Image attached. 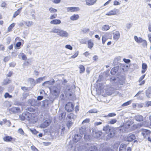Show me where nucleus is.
Wrapping results in <instances>:
<instances>
[{
    "mask_svg": "<svg viewBox=\"0 0 151 151\" xmlns=\"http://www.w3.org/2000/svg\"><path fill=\"white\" fill-rule=\"evenodd\" d=\"M102 132L93 129V130L92 135L94 137H99L102 134Z\"/></svg>",
    "mask_w": 151,
    "mask_h": 151,
    "instance_id": "obj_10",
    "label": "nucleus"
},
{
    "mask_svg": "<svg viewBox=\"0 0 151 151\" xmlns=\"http://www.w3.org/2000/svg\"><path fill=\"white\" fill-rule=\"evenodd\" d=\"M52 94L55 96L58 97L60 93V88L59 86H53L50 88Z\"/></svg>",
    "mask_w": 151,
    "mask_h": 151,
    "instance_id": "obj_2",
    "label": "nucleus"
},
{
    "mask_svg": "<svg viewBox=\"0 0 151 151\" xmlns=\"http://www.w3.org/2000/svg\"><path fill=\"white\" fill-rule=\"evenodd\" d=\"M151 106V101H147L146 102L145 107H149Z\"/></svg>",
    "mask_w": 151,
    "mask_h": 151,
    "instance_id": "obj_51",
    "label": "nucleus"
},
{
    "mask_svg": "<svg viewBox=\"0 0 151 151\" xmlns=\"http://www.w3.org/2000/svg\"><path fill=\"white\" fill-rule=\"evenodd\" d=\"M3 122L4 123L7 125L8 126H10L11 124V123L8 120L6 119H3Z\"/></svg>",
    "mask_w": 151,
    "mask_h": 151,
    "instance_id": "obj_36",
    "label": "nucleus"
},
{
    "mask_svg": "<svg viewBox=\"0 0 151 151\" xmlns=\"http://www.w3.org/2000/svg\"><path fill=\"white\" fill-rule=\"evenodd\" d=\"M134 39L135 41L138 43H142L143 39L140 37H138L137 36H135L134 37Z\"/></svg>",
    "mask_w": 151,
    "mask_h": 151,
    "instance_id": "obj_30",
    "label": "nucleus"
},
{
    "mask_svg": "<svg viewBox=\"0 0 151 151\" xmlns=\"http://www.w3.org/2000/svg\"><path fill=\"white\" fill-rule=\"evenodd\" d=\"M147 65L145 63H143L142 65V68L143 70H142L141 72L142 73H144L147 68Z\"/></svg>",
    "mask_w": 151,
    "mask_h": 151,
    "instance_id": "obj_25",
    "label": "nucleus"
},
{
    "mask_svg": "<svg viewBox=\"0 0 151 151\" xmlns=\"http://www.w3.org/2000/svg\"><path fill=\"white\" fill-rule=\"evenodd\" d=\"M146 95L147 97L150 98L151 97V88H149L146 91Z\"/></svg>",
    "mask_w": 151,
    "mask_h": 151,
    "instance_id": "obj_27",
    "label": "nucleus"
},
{
    "mask_svg": "<svg viewBox=\"0 0 151 151\" xmlns=\"http://www.w3.org/2000/svg\"><path fill=\"white\" fill-rule=\"evenodd\" d=\"M116 115V114L115 113H112L109 114L107 116H105L112 117Z\"/></svg>",
    "mask_w": 151,
    "mask_h": 151,
    "instance_id": "obj_52",
    "label": "nucleus"
},
{
    "mask_svg": "<svg viewBox=\"0 0 151 151\" xmlns=\"http://www.w3.org/2000/svg\"><path fill=\"white\" fill-rule=\"evenodd\" d=\"M119 10L118 9H114L106 14V15L111 16L117 15Z\"/></svg>",
    "mask_w": 151,
    "mask_h": 151,
    "instance_id": "obj_8",
    "label": "nucleus"
},
{
    "mask_svg": "<svg viewBox=\"0 0 151 151\" xmlns=\"http://www.w3.org/2000/svg\"><path fill=\"white\" fill-rule=\"evenodd\" d=\"M142 43V45L143 47H145L147 46V42L145 40H143Z\"/></svg>",
    "mask_w": 151,
    "mask_h": 151,
    "instance_id": "obj_56",
    "label": "nucleus"
},
{
    "mask_svg": "<svg viewBox=\"0 0 151 151\" xmlns=\"http://www.w3.org/2000/svg\"><path fill=\"white\" fill-rule=\"evenodd\" d=\"M116 129L114 128H111L109 132L106 136L107 139H109L111 138L114 137L116 133Z\"/></svg>",
    "mask_w": 151,
    "mask_h": 151,
    "instance_id": "obj_3",
    "label": "nucleus"
},
{
    "mask_svg": "<svg viewBox=\"0 0 151 151\" xmlns=\"http://www.w3.org/2000/svg\"><path fill=\"white\" fill-rule=\"evenodd\" d=\"M31 148L32 151H39L34 146H31Z\"/></svg>",
    "mask_w": 151,
    "mask_h": 151,
    "instance_id": "obj_53",
    "label": "nucleus"
},
{
    "mask_svg": "<svg viewBox=\"0 0 151 151\" xmlns=\"http://www.w3.org/2000/svg\"><path fill=\"white\" fill-rule=\"evenodd\" d=\"M150 134V131L148 130L144 129L141 133V134L145 138L149 137Z\"/></svg>",
    "mask_w": 151,
    "mask_h": 151,
    "instance_id": "obj_15",
    "label": "nucleus"
},
{
    "mask_svg": "<svg viewBox=\"0 0 151 151\" xmlns=\"http://www.w3.org/2000/svg\"><path fill=\"white\" fill-rule=\"evenodd\" d=\"M50 32L56 33L57 35L62 37H68L69 34L66 31L55 28H53Z\"/></svg>",
    "mask_w": 151,
    "mask_h": 151,
    "instance_id": "obj_1",
    "label": "nucleus"
},
{
    "mask_svg": "<svg viewBox=\"0 0 151 151\" xmlns=\"http://www.w3.org/2000/svg\"><path fill=\"white\" fill-rule=\"evenodd\" d=\"M132 101V100H130L128 101H127L124 103H123L122 105V106H127L129 105L131 103Z\"/></svg>",
    "mask_w": 151,
    "mask_h": 151,
    "instance_id": "obj_42",
    "label": "nucleus"
},
{
    "mask_svg": "<svg viewBox=\"0 0 151 151\" xmlns=\"http://www.w3.org/2000/svg\"><path fill=\"white\" fill-rule=\"evenodd\" d=\"M61 23V21L60 19H55L51 21L50 22V23L53 24H59Z\"/></svg>",
    "mask_w": 151,
    "mask_h": 151,
    "instance_id": "obj_19",
    "label": "nucleus"
},
{
    "mask_svg": "<svg viewBox=\"0 0 151 151\" xmlns=\"http://www.w3.org/2000/svg\"><path fill=\"white\" fill-rule=\"evenodd\" d=\"M117 71V69L116 68H114L112 69L111 70V73L113 75H115Z\"/></svg>",
    "mask_w": 151,
    "mask_h": 151,
    "instance_id": "obj_38",
    "label": "nucleus"
},
{
    "mask_svg": "<svg viewBox=\"0 0 151 151\" xmlns=\"http://www.w3.org/2000/svg\"><path fill=\"white\" fill-rule=\"evenodd\" d=\"M52 1L55 4H58L61 1V0H52Z\"/></svg>",
    "mask_w": 151,
    "mask_h": 151,
    "instance_id": "obj_60",
    "label": "nucleus"
},
{
    "mask_svg": "<svg viewBox=\"0 0 151 151\" xmlns=\"http://www.w3.org/2000/svg\"><path fill=\"white\" fill-rule=\"evenodd\" d=\"M113 128V127H110L109 125H107L105 127H103V130L106 133H107L109 132L110 129L111 128Z\"/></svg>",
    "mask_w": 151,
    "mask_h": 151,
    "instance_id": "obj_17",
    "label": "nucleus"
},
{
    "mask_svg": "<svg viewBox=\"0 0 151 151\" xmlns=\"http://www.w3.org/2000/svg\"><path fill=\"white\" fill-rule=\"evenodd\" d=\"M43 98V96H38L37 98V100L40 101Z\"/></svg>",
    "mask_w": 151,
    "mask_h": 151,
    "instance_id": "obj_64",
    "label": "nucleus"
},
{
    "mask_svg": "<svg viewBox=\"0 0 151 151\" xmlns=\"http://www.w3.org/2000/svg\"><path fill=\"white\" fill-rule=\"evenodd\" d=\"M134 119L137 121L141 122L143 120V117L142 116L139 115H136L134 116Z\"/></svg>",
    "mask_w": 151,
    "mask_h": 151,
    "instance_id": "obj_18",
    "label": "nucleus"
},
{
    "mask_svg": "<svg viewBox=\"0 0 151 151\" xmlns=\"http://www.w3.org/2000/svg\"><path fill=\"white\" fill-rule=\"evenodd\" d=\"M110 28V27L109 25H105L102 27L101 29L103 31H106L108 30Z\"/></svg>",
    "mask_w": 151,
    "mask_h": 151,
    "instance_id": "obj_31",
    "label": "nucleus"
},
{
    "mask_svg": "<svg viewBox=\"0 0 151 151\" xmlns=\"http://www.w3.org/2000/svg\"><path fill=\"white\" fill-rule=\"evenodd\" d=\"M79 131L81 135L84 134V138L85 139L88 140V139H89V135L87 134L86 128L85 127H81L80 128Z\"/></svg>",
    "mask_w": 151,
    "mask_h": 151,
    "instance_id": "obj_5",
    "label": "nucleus"
},
{
    "mask_svg": "<svg viewBox=\"0 0 151 151\" xmlns=\"http://www.w3.org/2000/svg\"><path fill=\"white\" fill-rule=\"evenodd\" d=\"M89 120L88 119H86L83 120L82 122V124H84L85 123H87L89 122Z\"/></svg>",
    "mask_w": 151,
    "mask_h": 151,
    "instance_id": "obj_58",
    "label": "nucleus"
},
{
    "mask_svg": "<svg viewBox=\"0 0 151 151\" xmlns=\"http://www.w3.org/2000/svg\"><path fill=\"white\" fill-rule=\"evenodd\" d=\"M79 68L80 69V73H83L84 72L85 68L83 65H80Z\"/></svg>",
    "mask_w": 151,
    "mask_h": 151,
    "instance_id": "obj_33",
    "label": "nucleus"
},
{
    "mask_svg": "<svg viewBox=\"0 0 151 151\" xmlns=\"http://www.w3.org/2000/svg\"><path fill=\"white\" fill-rule=\"evenodd\" d=\"M11 82V81L9 79H6L4 80L3 83L4 85H6L9 83Z\"/></svg>",
    "mask_w": 151,
    "mask_h": 151,
    "instance_id": "obj_47",
    "label": "nucleus"
},
{
    "mask_svg": "<svg viewBox=\"0 0 151 151\" xmlns=\"http://www.w3.org/2000/svg\"><path fill=\"white\" fill-rule=\"evenodd\" d=\"M108 35L105 34L103 35L102 37V41L103 44H104L106 41L108 39Z\"/></svg>",
    "mask_w": 151,
    "mask_h": 151,
    "instance_id": "obj_29",
    "label": "nucleus"
},
{
    "mask_svg": "<svg viewBox=\"0 0 151 151\" xmlns=\"http://www.w3.org/2000/svg\"><path fill=\"white\" fill-rule=\"evenodd\" d=\"M79 52L78 51H76L75 54L71 56V58H74L76 57L78 55Z\"/></svg>",
    "mask_w": 151,
    "mask_h": 151,
    "instance_id": "obj_48",
    "label": "nucleus"
},
{
    "mask_svg": "<svg viewBox=\"0 0 151 151\" xmlns=\"http://www.w3.org/2000/svg\"><path fill=\"white\" fill-rule=\"evenodd\" d=\"M18 132L22 135H23L24 132L23 130L21 128H19L18 130Z\"/></svg>",
    "mask_w": 151,
    "mask_h": 151,
    "instance_id": "obj_55",
    "label": "nucleus"
},
{
    "mask_svg": "<svg viewBox=\"0 0 151 151\" xmlns=\"http://www.w3.org/2000/svg\"><path fill=\"white\" fill-rule=\"evenodd\" d=\"M22 56V58L23 60H25L26 59V55L23 53H21Z\"/></svg>",
    "mask_w": 151,
    "mask_h": 151,
    "instance_id": "obj_59",
    "label": "nucleus"
},
{
    "mask_svg": "<svg viewBox=\"0 0 151 151\" xmlns=\"http://www.w3.org/2000/svg\"><path fill=\"white\" fill-rule=\"evenodd\" d=\"M10 112L11 114H16L21 112L20 108L18 107H13L9 109Z\"/></svg>",
    "mask_w": 151,
    "mask_h": 151,
    "instance_id": "obj_6",
    "label": "nucleus"
},
{
    "mask_svg": "<svg viewBox=\"0 0 151 151\" xmlns=\"http://www.w3.org/2000/svg\"><path fill=\"white\" fill-rule=\"evenodd\" d=\"M24 23L27 26L30 27L33 25V23L32 21H27L24 22Z\"/></svg>",
    "mask_w": 151,
    "mask_h": 151,
    "instance_id": "obj_32",
    "label": "nucleus"
},
{
    "mask_svg": "<svg viewBox=\"0 0 151 151\" xmlns=\"http://www.w3.org/2000/svg\"><path fill=\"white\" fill-rule=\"evenodd\" d=\"M22 9V7H21L17 11L14 13L13 17L15 18L16 16H18L20 13Z\"/></svg>",
    "mask_w": 151,
    "mask_h": 151,
    "instance_id": "obj_26",
    "label": "nucleus"
},
{
    "mask_svg": "<svg viewBox=\"0 0 151 151\" xmlns=\"http://www.w3.org/2000/svg\"><path fill=\"white\" fill-rule=\"evenodd\" d=\"M87 149L84 146H82L79 147V151H87Z\"/></svg>",
    "mask_w": 151,
    "mask_h": 151,
    "instance_id": "obj_37",
    "label": "nucleus"
},
{
    "mask_svg": "<svg viewBox=\"0 0 151 151\" xmlns=\"http://www.w3.org/2000/svg\"><path fill=\"white\" fill-rule=\"evenodd\" d=\"M49 11L51 13L56 12H57V9L52 8H50L49 9Z\"/></svg>",
    "mask_w": 151,
    "mask_h": 151,
    "instance_id": "obj_50",
    "label": "nucleus"
},
{
    "mask_svg": "<svg viewBox=\"0 0 151 151\" xmlns=\"http://www.w3.org/2000/svg\"><path fill=\"white\" fill-rule=\"evenodd\" d=\"M45 77H41L38 78L36 80V83H40L45 78Z\"/></svg>",
    "mask_w": 151,
    "mask_h": 151,
    "instance_id": "obj_40",
    "label": "nucleus"
},
{
    "mask_svg": "<svg viewBox=\"0 0 151 151\" xmlns=\"http://www.w3.org/2000/svg\"><path fill=\"white\" fill-rule=\"evenodd\" d=\"M113 38L115 41H117L120 38V35L118 31H116L113 33Z\"/></svg>",
    "mask_w": 151,
    "mask_h": 151,
    "instance_id": "obj_13",
    "label": "nucleus"
},
{
    "mask_svg": "<svg viewBox=\"0 0 151 151\" xmlns=\"http://www.w3.org/2000/svg\"><path fill=\"white\" fill-rule=\"evenodd\" d=\"M86 4L88 5H92L94 4L96 1V0H86Z\"/></svg>",
    "mask_w": 151,
    "mask_h": 151,
    "instance_id": "obj_20",
    "label": "nucleus"
},
{
    "mask_svg": "<svg viewBox=\"0 0 151 151\" xmlns=\"http://www.w3.org/2000/svg\"><path fill=\"white\" fill-rule=\"evenodd\" d=\"M82 136L78 134H76L74 137V140L75 142H77L81 138Z\"/></svg>",
    "mask_w": 151,
    "mask_h": 151,
    "instance_id": "obj_22",
    "label": "nucleus"
},
{
    "mask_svg": "<svg viewBox=\"0 0 151 151\" xmlns=\"http://www.w3.org/2000/svg\"><path fill=\"white\" fill-rule=\"evenodd\" d=\"M51 121L50 119H47L45 121L40 125L41 128H45L48 127L50 124Z\"/></svg>",
    "mask_w": 151,
    "mask_h": 151,
    "instance_id": "obj_12",
    "label": "nucleus"
},
{
    "mask_svg": "<svg viewBox=\"0 0 151 151\" xmlns=\"http://www.w3.org/2000/svg\"><path fill=\"white\" fill-rule=\"evenodd\" d=\"M93 43L91 40L88 41V47L89 48L91 49L93 47Z\"/></svg>",
    "mask_w": 151,
    "mask_h": 151,
    "instance_id": "obj_41",
    "label": "nucleus"
},
{
    "mask_svg": "<svg viewBox=\"0 0 151 151\" xmlns=\"http://www.w3.org/2000/svg\"><path fill=\"white\" fill-rule=\"evenodd\" d=\"M65 47L66 48L69 49L70 50H72L73 49L72 47L69 45H66L65 46Z\"/></svg>",
    "mask_w": 151,
    "mask_h": 151,
    "instance_id": "obj_57",
    "label": "nucleus"
},
{
    "mask_svg": "<svg viewBox=\"0 0 151 151\" xmlns=\"http://www.w3.org/2000/svg\"><path fill=\"white\" fill-rule=\"evenodd\" d=\"M136 137L134 134H130L127 137V140L129 142H131L135 139Z\"/></svg>",
    "mask_w": 151,
    "mask_h": 151,
    "instance_id": "obj_16",
    "label": "nucleus"
},
{
    "mask_svg": "<svg viewBox=\"0 0 151 151\" xmlns=\"http://www.w3.org/2000/svg\"><path fill=\"white\" fill-rule=\"evenodd\" d=\"M3 139L4 141L9 142H10L12 140L13 138L12 137L7 136L4 137Z\"/></svg>",
    "mask_w": 151,
    "mask_h": 151,
    "instance_id": "obj_21",
    "label": "nucleus"
},
{
    "mask_svg": "<svg viewBox=\"0 0 151 151\" xmlns=\"http://www.w3.org/2000/svg\"><path fill=\"white\" fill-rule=\"evenodd\" d=\"M29 81L31 82V83H32V84H34V85H35L36 83L34 79L32 78H29Z\"/></svg>",
    "mask_w": 151,
    "mask_h": 151,
    "instance_id": "obj_49",
    "label": "nucleus"
},
{
    "mask_svg": "<svg viewBox=\"0 0 151 151\" xmlns=\"http://www.w3.org/2000/svg\"><path fill=\"white\" fill-rule=\"evenodd\" d=\"M118 78H110L111 81L112 83H116L118 80Z\"/></svg>",
    "mask_w": 151,
    "mask_h": 151,
    "instance_id": "obj_39",
    "label": "nucleus"
},
{
    "mask_svg": "<svg viewBox=\"0 0 151 151\" xmlns=\"http://www.w3.org/2000/svg\"><path fill=\"white\" fill-rule=\"evenodd\" d=\"M67 118L73 120L76 118V116L73 113H70L68 115Z\"/></svg>",
    "mask_w": 151,
    "mask_h": 151,
    "instance_id": "obj_24",
    "label": "nucleus"
},
{
    "mask_svg": "<svg viewBox=\"0 0 151 151\" xmlns=\"http://www.w3.org/2000/svg\"><path fill=\"white\" fill-rule=\"evenodd\" d=\"M127 145L125 144H121L119 147V150L120 151H131V148L128 147L127 148Z\"/></svg>",
    "mask_w": 151,
    "mask_h": 151,
    "instance_id": "obj_7",
    "label": "nucleus"
},
{
    "mask_svg": "<svg viewBox=\"0 0 151 151\" xmlns=\"http://www.w3.org/2000/svg\"><path fill=\"white\" fill-rule=\"evenodd\" d=\"M73 124V122L69 121L66 124V126L68 129H69L72 126Z\"/></svg>",
    "mask_w": 151,
    "mask_h": 151,
    "instance_id": "obj_35",
    "label": "nucleus"
},
{
    "mask_svg": "<svg viewBox=\"0 0 151 151\" xmlns=\"http://www.w3.org/2000/svg\"><path fill=\"white\" fill-rule=\"evenodd\" d=\"M80 41V43L81 44H85L86 43V40L84 39H81Z\"/></svg>",
    "mask_w": 151,
    "mask_h": 151,
    "instance_id": "obj_54",
    "label": "nucleus"
},
{
    "mask_svg": "<svg viewBox=\"0 0 151 151\" xmlns=\"http://www.w3.org/2000/svg\"><path fill=\"white\" fill-rule=\"evenodd\" d=\"M15 24L14 23L12 24L8 27L7 31L8 32H10L12 31V29L14 27Z\"/></svg>",
    "mask_w": 151,
    "mask_h": 151,
    "instance_id": "obj_34",
    "label": "nucleus"
},
{
    "mask_svg": "<svg viewBox=\"0 0 151 151\" xmlns=\"http://www.w3.org/2000/svg\"><path fill=\"white\" fill-rule=\"evenodd\" d=\"M102 124V122H96L94 124V126H96Z\"/></svg>",
    "mask_w": 151,
    "mask_h": 151,
    "instance_id": "obj_61",
    "label": "nucleus"
},
{
    "mask_svg": "<svg viewBox=\"0 0 151 151\" xmlns=\"http://www.w3.org/2000/svg\"><path fill=\"white\" fill-rule=\"evenodd\" d=\"M67 11L68 12H77L80 10V9L78 7H71L67 8Z\"/></svg>",
    "mask_w": 151,
    "mask_h": 151,
    "instance_id": "obj_11",
    "label": "nucleus"
},
{
    "mask_svg": "<svg viewBox=\"0 0 151 151\" xmlns=\"http://www.w3.org/2000/svg\"><path fill=\"white\" fill-rule=\"evenodd\" d=\"M29 101L31 105L33 106H37L39 104V102L34 99H29Z\"/></svg>",
    "mask_w": 151,
    "mask_h": 151,
    "instance_id": "obj_14",
    "label": "nucleus"
},
{
    "mask_svg": "<svg viewBox=\"0 0 151 151\" xmlns=\"http://www.w3.org/2000/svg\"><path fill=\"white\" fill-rule=\"evenodd\" d=\"M79 16L78 14H73L70 17V19L72 21L77 20L79 18Z\"/></svg>",
    "mask_w": 151,
    "mask_h": 151,
    "instance_id": "obj_23",
    "label": "nucleus"
},
{
    "mask_svg": "<svg viewBox=\"0 0 151 151\" xmlns=\"http://www.w3.org/2000/svg\"><path fill=\"white\" fill-rule=\"evenodd\" d=\"M89 31V29H84L82 30V32L84 33H86L88 32Z\"/></svg>",
    "mask_w": 151,
    "mask_h": 151,
    "instance_id": "obj_63",
    "label": "nucleus"
},
{
    "mask_svg": "<svg viewBox=\"0 0 151 151\" xmlns=\"http://www.w3.org/2000/svg\"><path fill=\"white\" fill-rule=\"evenodd\" d=\"M74 104L71 102H68L65 106V110L68 112H71L73 110Z\"/></svg>",
    "mask_w": 151,
    "mask_h": 151,
    "instance_id": "obj_4",
    "label": "nucleus"
},
{
    "mask_svg": "<svg viewBox=\"0 0 151 151\" xmlns=\"http://www.w3.org/2000/svg\"><path fill=\"white\" fill-rule=\"evenodd\" d=\"M88 112L91 113H97L98 111L96 109H93L89 110Z\"/></svg>",
    "mask_w": 151,
    "mask_h": 151,
    "instance_id": "obj_43",
    "label": "nucleus"
},
{
    "mask_svg": "<svg viewBox=\"0 0 151 151\" xmlns=\"http://www.w3.org/2000/svg\"><path fill=\"white\" fill-rule=\"evenodd\" d=\"M4 96L5 98H10L12 97V96L9 95V93H6L4 94Z\"/></svg>",
    "mask_w": 151,
    "mask_h": 151,
    "instance_id": "obj_46",
    "label": "nucleus"
},
{
    "mask_svg": "<svg viewBox=\"0 0 151 151\" xmlns=\"http://www.w3.org/2000/svg\"><path fill=\"white\" fill-rule=\"evenodd\" d=\"M66 116L65 112H63L60 114L59 116V119L61 120H63L64 119Z\"/></svg>",
    "mask_w": 151,
    "mask_h": 151,
    "instance_id": "obj_28",
    "label": "nucleus"
},
{
    "mask_svg": "<svg viewBox=\"0 0 151 151\" xmlns=\"http://www.w3.org/2000/svg\"><path fill=\"white\" fill-rule=\"evenodd\" d=\"M117 122V120L115 119H111L110 121L109 122V124H114L116 123Z\"/></svg>",
    "mask_w": 151,
    "mask_h": 151,
    "instance_id": "obj_44",
    "label": "nucleus"
},
{
    "mask_svg": "<svg viewBox=\"0 0 151 151\" xmlns=\"http://www.w3.org/2000/svg\"><path fill=\"white\" fill-rule=\"evenodd\" d=\"M88 151H96V147L94 146H91Z\"/></svg>",
    "mask_w": 151,
    "mask_h": 151,
    "instance_id": "obj_45",
    "label": "nucleus"
},
{
    "mask_svg": "<svg viewBox=\"0 0 151 151\" xmlns=\"http://www.w3.org/2000/svg\"><path fill=\"white\" fill-rule=\"evenodd\" d=\"M55 83V81L52 79V81H47L45 82L42 84V85L46 87H49V86L53 85Z\"/></svg>",
    "mask_w": 151,
    "mask_h": 151,
    "instance_id": "obj_9",
    "label": "nucleus"
},
{
    "mask_svg": "<svg viewBox=\"0 0 151 151\" xmlns=\"http://www.w3.org/2000/svg\"><path fill=\"white\" fill-rule=\"evenodd\" d=\"M124 61L126 63H129L130 62V60L129 59H126V58L123 59Z\"/></svg>",
    "mask_w": 151,
    "mask_h": 151,
    "instance_id": "obj_62",
    "label": "nucleus"
}]
</instances>
